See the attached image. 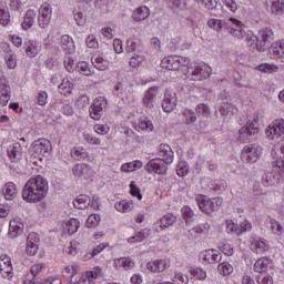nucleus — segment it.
Here are the masks:
<instances>
[{
	"label": "nucleus",
	"instance_id": "1a4fd4ad",
	"mask_svg": "<svg viewBox=\"0 0 284 284\" xmlns=\"http://www.w3.org/2000/svg\"><path fill=\"white\" fill-rule=\"evenodd\" d=\"M237 134V141H240V143H247L251 136L258 134V124L254 122H247L239 130Z\"/></svg>",
	"mask_w": 284,
	"mask_h": 284
},
{
	"label": "nucleus",
	"instance_id": "69168bd1",
	"mask_svg": "<svg viewBox=\"0 0 284 284\" xmlns=\"http://www.w3.org/2000/svg\"><path fill=\"white\" fill-rule=\"evenodd\" d=\"M73 19L77 22V26L85 24V14H83V12H81V11H74Z\"/></svg>",
	"mask_w": 284,
	"mask_h": 284
},
{
	"label": "nucleus",
	"instance_id": "9d476101",
	"mask_svg": "<svg viewBox=\"0 0 284 284\" xmlns=\"http://www.w3.org/2000/svg\"><path fill=\"white\" fill-rule=\"evenodd\" d=\"M178 101L179 98H176V91L173 89H166L162 101V110L168 113L174 112Z\"/></svg>",
	"mask_w": 284,
	"mask_h": 284
},
{
	"label": "nucleus",
	"instance_id": "ea45409f",
	"mask_svg": "<svg viewBox=\"0 0 284 284\" xmlns=\"http://www.w3.org/2000/svg\"><path fill=\"white\" fill-rule=\"evenodd\" d=\"M175 223H176V216L172 214H166L160 220V227L161 230H166V227H170Z\"/></svg>",
	"mask_w": 284,
	"mask_h": 284
},
{
	"label": "nucleus",
	"instance_id": "f257e3e1",
	"mask_svg": "<svg viewBox=\"0 0 284 284\" xmlns=\"http://www.w3.org/2000/svg\"><path fill=\"white\" fill-rule=\"evenodd\" d=\"M48 195V180L41 175L31 178L23 186L22 199L27 203H39Z\"/></svg>",
	"mask_w": 284,
	"mask_h": 284
},
{
	"label": "nucleus",
	"instance_id": "6e6552de",
	"mask_svg": "<svg viewBox=\"0 0 284 284\" xmlns=\"http://www.w3.org/2000/svg\"><path fill=\"white\" fill-rule=\"evenodd\" d=\"M77 210H87V207H92V210H99V196L93 195L92 200L89 195L81 194L73 202Z\"/></svg>",
	"mask_w": 284,
	"mask_h": 284
},
{
	"label": "nucleus",
	"instance_id": "f3484780",
	"mask_svg": "<svg viewBox=\"0 0 284 284\" xmlns=\"http://www.w3.org/2000/svg\"><path fill=\"white\" fill-rule=\"evenodd\" d=\"M144 170L150 174H152V172H155V174H165V172H168V166L165 165V162L160 159H153L144 166Z\"/></svg>",
	"mask_w": 284,
	"mask_h": 284
},
{
	"label": "nucleus",
	"instance_id": "603ef678",
	"mask_svg": "<svg viewBox=\"0 0 284 284\" xmlns=\"http://www.w3.org/2000/svg\"><path fill=\"white\" fill-rule=\"evenodd\" d=\"M236 230V235L241 236L242 232H250V230H252V223H250V221L244 220L239 224V229Z\"/></svg>",
	"mask_w": 284,
	"mask_h": 284
},
{
	"label": "nucleus",
	"instance_id": "473e14b6",
	"mask_svg": "<svg viewBox=\"0 0 284 284\" xmlns=\"http://www.w3.org/2000/svg\"><path fill=\"white\" fill-rule=\"evenodd\" d=\"M267 267H270V258L261 257L254 264V272L265 274L267 272Z\"/></svg>",
	"mask_w": 284,
	"mask_h": 284
},
{
	"label": "nucleus",
	"instance_id": "cd10ccee",
	"mask_svg": "<svg viewBox=\"0 0 284 284\" xmlns=\"http://www.w3.org/2000/svg\"><path fill=\"white\" fill-rule=\"evenodd\" d=\"M210 74H211L210 68L203 69L202 67H197L192 71V80L203 81V79L210 78Z\"/></svg>",
	"mask_w": 284,
	"mask_h": 284
},
{
	"label": "nucleus",
	"instance_id": "e433bc0d",
	"mask_svg": "<svg viewBox=\"0 0 284 284\" xmlns=\"http://www.w3.org/2000/svg\"><path fill=\"white\" fill-rule=\"evenodd\" d=\"M116 267H123V270H132L134 267V261L130 257H120L114 260Z\"/></svg>",
	"mask_w": 284,
	"mask_h": 284
},
{
	"label": "nucleus",
	"instance_id": "79ce46f5",
	"mask_svg": "<svg viewBox=\"0 0 284 284\" xmlns=\"http://www.w3.org/2000/svg\"><path fill=\"white\" fill-rule=\"evenodd\" d=\"M195 112L197 116H203L204 119H207L212 114V110H210V105L205 103H200L196 105Z\"/></svg>",
	"mask_w": 284,
	"mask_h": 284
},
{
	"label": "nucleus",
	"instance_id": "c03bdc74",
	"mask_svg": "<svg viewBox=\"0 0 284 284\" xmlns=\"http://www.w3.org/2000/svg\"><path fill=\"white\" fill-rule=\"evenodd\" d=\"M273 14H284V0H273L271 4Z\"/></svg>",
	"mask_w": 284,
	"mask_h": 284
},
{
	"label": "nucleus",
	"instance_id": "aec40b11",
	"mask_svg": "<svg viewBox=\"0 0 284 284\" xmlns=\"http://www.w3.org/2000/svg\"><path fill=\"white\" fill-rule=\"evenodd\" d=\"M0 272L3 278H12V262L7 255L0 258Z\"/></svg>",
	"mask_w": 284,
	"mask_h": 284
},
{
	"label": "nucleus",
	"instance_id": "5701e85b",
	"mask_svg": "<svg viewBox=\"0 0 284 284\" xmlns=\"http://www.w3.org/2000/svg\"><path fill=\"white\" fill-rule=\"evenodd\" d=\"M24 227L26 225H23V223L11 221L9 223V232H8L9 239H18V236H21V234H23Z\"/></svg>",
	"mask_w": 284,
	"mask_h": 284
},
{
	"label": "nucleus",
	"instance_id": "052dcab7",
	"mask_svg": "<svg viewBox=\"0 0 284 284\" xmlns=\"http://www.w3.org/2000/svg\"><path fill=\"white\" fill-rule=\"evenodd\" d=\"M261 72H266L268 74H272L273 72H278V67L276 64H261L260 65Z\"/></svg>",
	"mask_w": 284,
	"mask_h": 284
},
{
	"label": "nucleus",
	"instance_id": "a211bd4d",
	"mask_svg": "<svg viewBox=\"0 0 284 284\" xmlns=\"http://www.w3.org/2000/svg\"><path fill=\"white\" fill-rule=\"evenodd\" d=\"M72 172L79 179L88 180L92 176V169L85 163L75 164Z\"/></svg>",
	"mask_w": 284,
	"mask_h": 284
},
{
	"label": "nucleus",
	"instance_id": "2f4dec72",
	"mask_svg": "<svg viewBox=\"0 0 284 284\" xmlns=\"http://www.w3.org/2000/svg\"><path fill=\"white\" fill-rule=\"evenodd\" d=\"M152 234L150 229H143L139 231L135 235L128 239V243H141V241H145Z\"/></svg>",
	"mask_w": 284,
	"mask_h": 284
},
{
	"label": "nucleus",
	"instance_id": "37998d69",
	"mask_svg": "<svg viewBox=\"0 0 284 284\" xmlns=\"http://www.w3.org/2000/svg\"><path fill=\"white\" fill-rule=\"evenodd\" d=\"M139 48H141V40L129 39L126 41L125 52H128V54H131V52H136V50H139Z\"/></svg>",
	"mask_w": 284,
	"mask_h": 284
},
{
	"label": "nucleus",
	"instance_id": "9b49d317",
	"mask_svg": "<svg viewBox=\"0 0 284 284\" xmlns=\"http://www.w3.org/2000/svg\"><path fill=\"white\" fill-rule=\"evenodd\" d=\"M266 135L271 136V139H278L281 136L282 141H284V120L277 119L272 122L266 129Z\"/></svg>",
	"mask_w": 284,
	"mask_h": 284
},
{
	"label": "nucleus",
	"instance_id": "0e129e2a",
	"mask_svg": "<svg viewBox=\"0 0 284 284\" xmlns=\"http://www.w3.org/2000/svg\"><path fill=\"white\" fill-rule=\"evenodd\" d=\"M36 103L38 105H45V103H48V93L45 91H40L36 98Z\"/></svg>",
	"mask_w": 284,
	"mask_h": 284
},
{
	"label": "nucleus",
	"instance_id": "7ed1b4c3",
	"mask_svg": "<svg viewBox=\"0 0 284 284\" xmlns=\"http://www.w3.org/2000/svg\"><path fill=\"white\" fill-rule=\"evenodd\" d=\"M284 179V161H277L271 172H266L262 178L265 185H278Z\"/></svg>",
	"mask_w": 284,
	"mask_h": 284
},
{
	"label": "nucleus",
	"instance_id": "c85d7f7f",
	"mask_svg": "<svg viewBox=\"0 0 284 284\" xmlns=\"http://www.w3.org/2000/svg\"><path fill=\"white\" fill-rule=\"evenodd\" d=\"M251 250L253 252H256V254H263V252H267L270 250V245L265 243V240H252L251 242Z\"/></svg>",
	"mask_w": 284,
	"mask_h": 284
},
{
	"label": "nucleus",
	"instance_id": "a878e982",
	"mask_svg": "<svg viewBox=\"0 0 284 284\" xmlns=\"http://www.w3.org/2000/svg\"><path fill=\"white\" fill-rule=\"evenodd\" d=\"M3 194L7 201H14V199H17V194H19L17 184H14V182L6 183L3 187Z\"/></svg>",
	"mask_w": 284,
	"mask_h": 284
},
{
	"label": "nucleus",
	"instance_id": "bb28decb",
	"mask_svg": "<svg viewBox=\"0 0 284 284\" xmlns=\"http://www.w3.org/2000/svg\"><path fill=\"white\" fill-rule=\"evenodd\" d=\"M26 52L28 57L34 58L39 52H41V45L37 41L29 40L24 42Z\"/></svg>",
	"mask_w": 284,
	"mask_h": 284
},
{
	"label": "nucleus",
	"instance_id": "3c124183",
	"mask_svg": "<svg viewBox=\"0 0 284 284\" xmlns=\"http://www.w3.org/2000/svg\"><path fill=\"white\" fill-rule=\"evenodd\" d=\"M178 176H187L190 174V168L187 166V162H180L176 168Z\"/></svg>",
	"mask_w": 284,
	"mask_h": 284
},
{
	"label": "nucleus",
	"instance_id": "6e6d98bb",
	"mask_svg": "<svg viewBox=\"0 0 284 284\" xmlns=\"http://www.w3.org/2000/svg\"><path fill=\"white\" fill-rule=\"evenodd\" d=\"M183 116L187 125H190V123H196V113H194V111L186 109L183 112Z\"/></svg>",
	"mask_w": 284,
	"mask_h": 284
},
{
	"label": "nucleus",
	"instance_id": "864d4df0",
	"mask_svg": "<svg viewBox=\"0 0 284 284\" xmlns=\"http://www.w3.org/2000/svg\"><path fill=\"white\" fill-rule=\"evenodd\" d=\"M101 221V215L99 214H91L87 220V227H97Z\"/></svg>",
	"mask_w": 284,
	"mask_h": 284
},
{
	"label": "nucleus",
	"instance_id": "4c0bfd02",
	"mask_svg": "<svg viewBox=\"0 0 284 284\" xmlns=\"http://www.w3.org/2000/svg\"><path fill=\"white\" fill-rule=\"evenodd\" d=\"M235 110L236 106H234V104L230 102H222L219 108V112L220 114H222V116H231V114H233Z\"/></svg>",
	"mask_w": 284,
	"mask_h": 284
},
{
	"label": "nucleus",
	"instance_id": "8fccbe9b",
	"mask_svg": "<svg viewBox=\"0 0 284 284\" xmlns=\"http://www.w3.org/2000/svg\"><path fill=\"white\" fill-rule=\"evenodd\" d=\"M78 72L81 74H84V77H92V71L90 70V67L88 65V62L82 61L79 62L77 65Z\"/></svg>",
	"mask_w": 284,
	"mask_h": 284
},
{
	"label": "nucleus",
	"instance_id": "58836bf2",
	"mask_svg": "<svg viewBox=\"0 0 284 284\" xmlns=\"http://www.w3.org/2000/svg\"><path fill=\"white\" fill-rule=\"evenodd\" d=\"M79 227H80L79 220L70 219L64 225V231L68 232V234H77V232L79 231Z\"/></svg>",
	"mask_w": 284,
	"mask_h": 284
},
{
	"label": "nucleus",
	"instance_id": "4468645a",
	"mask_svg": "<svg viewBox=\"0 0 284 284\" xmlns=\"http://www.w3.org/2000/svg\"><path fill=\"white\" fill-rule=\"evenodd\" d=\"M40 242H41V239L39 237V234L34 232L29 233V235L27 236L26 254L28 256H34L37 252H39Z\"/></svg>",
	"mask_w": 284,
	"mask_h": 284
},
{
	"label": "nucleus",
	"instance_id": "dca6fc26",
	"mask_svg": "<svg viewBox=\"0 0 284 284\" xmlns=\"http://www.w3.org/2000/svg\"><path fill=\"white\" fill-rule=\"evenodd\" d=\"M158 156H160L159 160L166 163V165L174 162V151H172L169 144H160L158 148Z\"/></svg>",
	"mask_w": 284,
	"mask_h": 284
},
{
	"label": "nucleus",
	"instance_id": "39448f33",
	"mask_svg": "<svg viewBox=\"0 0 284 284\" xmlns=\"http://www.w3.org/2000/svg\"><path fill=\"white\" fill-rule=\"evenodd\" d=\"M258 43H256L257 52H265L268 50L273 44L274 41V31L270 28H263L257 33Z\"/></svg>",
	"mask_w": 284,
	"mask_h": 284
},
{
	"label": "nucleus",
	"instance_id": "c756f323",
	"mask_svg": "<svg viewBox=\"0 0 284 284\" xmlns=\"http://www.w3.org/2000/svg\"><path fill=\"white\" fill-rule=\"evenodd\" d=\"M148 270L150 272H165L168 268V262L165 260H158L154 262H149L146 264Z\"/></svg>",
	"mask_w": 284,
	"mask_h": 284
},
{
	"label": "nucleus",
	"instance_id": "49530a36",
	"mask_svg": "<svg viewBox=\"0 0 284 284\" xmlns=\"http://www.w3.org/2000/svg\"><path fill=\"white\" fill-rule=\"evenodd\" d=\"M138 128H140V130H146L148 132H152V130H154V124H152V121H150V119L143 116L140 118Z\"/></svg>",
	"mask_w": 284,
	"mask_h": 284
},
{
	"label": "nucleus",
	"instance_id": "c9c22d12",
	"mask_svg": "<svg viewBox=\"0 0 284 284\" xmlns=\"http://www.w3.org/2000/svg\"><path fill=\"white\" fill-rule=\"evenodd\" d=\"M61 48L64 50V52H69V54L74 52V41L70 36L65 34L61 37Z\"/></svg>",
	"mask_w": 284,
	"mask_h": 284
},
{
	"label": "nucleus",
	"instance_id": "ddd939ff",
	"mask_svg": "<svg viewBox=\"0 0 284 284\" xmlns=\"http://www.w3.org/2000/svg\"><path fill=\"white\" fill-rule=\"evenodd\" d=\"M224 28H226L230 34H232L233 37H236L237 39H243V37H245L243 27H241V21L234 18L226 20Z\"/></svg>",
	"mask_w": 284,
	"mask_h": 284
},
{
	"label": "nucleus",
	"instance_id": "a18cd8bd",
	"mask_svg": "<svg viewBox=\"0 0 284 284\" xmlns=\"http://www.w3.org/2000/svg\"><path fill=\"white\" fill-rule=\"evenodd\" d=\"M268 224L270 230L273 234H275L276 236H281V234H283V226L281 225V223L276 222V220L270 217Z\"/></svg>",
	"mask_w": 284,
	"mask_h": 284
},
{
	"label": "nucleus",
	"instance_id": "a19ab883",
	"mask_svg": "<svg viewBox=\"0 0 284 284\" xmlns=\"http://www.w3.org/2000/svg\"><path fill=\"white\" fill-rule=\"evenodd\" d=\"M217 272L222 276H230L234 272V267L229 262H223L217 265Z\"/></svg>",
	"mask_w": 284,
	"mask_h": 284
},
{
	"label": "nucleus",
	"instance_id": "680f3d73",
	"mask_svg": "<svg viewBox=\"0 0 284 284\" xmlns=\"http://www.w3.org/2000/svg\"><path fill=\"white\" fill-rule=\"evenodd\" d=\"M182 216L186 223H190L192 216H194V211L190 206H184L182 209Z\"/></svg>",
	"mask_w": 284,
	"mask_h": 284
},
{
	"label": "nucleus",
	"instance_id": "4d7b16f0",
	"mask_svg": "<svg viewBox=\"0 0 284 284\" xmlns=\"http://www.w3.org/2000/svg\"><path fill=\"white\" fill-rule=\"evenodd\" d=\"M87 277L92 281V278H103V271L101 267L97 266L93 271L87 273Z\"/></svg>",
	"mask_w": 284,
	"mask_h": 284
},
{
	"label": "nucleus",
	"instance_id": "e2e57ef3",
	"mask_svg": "<svg viewBox=\"0 0 284 284\" xmlns=\"http://www.w3.org/2000/svg\"><path fill=\"white\" fill-rule=\"evenodd\" d=\"M257 283L258 284H274V278L272 277V275L262 273L260 276H257Z\"/></svg>",
	"mask_w": 284,
	"mask_h": 284
},
{
	"label": "nucleus",
	"instance_id": "338daca9",
	"mask_svg": "<svg viewBox=\"0 0 284 284\" xmlns=\"http://www.w3.org/2000/svg\"><path fill=\"white\" fill-rule=\"evenodd\" d=\"M200 6L205 8V10H216L219 2L216 0H204V2L200 3Z\"/></svg>",
	"mask_w": 284,
	"mask_h": 284
},
{
	"label": "nucleus",
	"instance_id": "0eeeda50",
	"mask_svg": "<svg viewBox=\"0 0 284 284\" xmlns=\"http://www.w3.org/2000/svg\"><path fill=\"white\" fill-rule=\"evenodd\" d=\"M105 108H108V100H105V98L99 97L94 99L89 109L91 119H93V121H101Z\"/></svg>",
	"mask_w": 284,
	"mask_h": 284
},
{
	"label": "nucleus",
	"instance_id": "09e8293b",
	"mask_svg": "<svg viewBox=\"0 0 284 284\" xmlns=\"http://www.w3.org/2000/svg\"><path fill=\"white\" fill-rule=\"evenodd\" d=\"M114 207L118 212H130V210L133 207V204L132 202L123 200L121 202H116Z\"/></svg>",
	"mask_w": 284,
	"mask_h": 284
},
{
	"label": "nucleus",
	"instance_id": "20e7f679",
	"mask_svg": "<svg viewBox=\"0 0 284 284\" xmlns=\"http://www.w3.org/2000/svg\"><path fill=\"white\" fill-rule=\"evenodd\" d=\"M187 65H190V58L181 55H169L161 61V68H165V70H181Z\"/></svg>",
	"mask_w": 284,
	"mask_h": 284
},
{
	"label": "nucleus",
	"instance_id": "412c9836",
	"mask_svg": "<svg viewBox=\"0 0 284 284\" xmlns=\"http://www.w3.org/2000/svg\"><path fill=\"white\" fill-rule=\"evenodd\" d=\"M7 152L11 161H21L23 156V146H21V143L16 142L9 146Z\"/></svg>",
	"mask_w": 284,
	"mask_h": 284
},
{
	"label": "nucleus",
	"instance_id": "2eb2a0df",
	"mask_svg": "<svg viewBox=\"0 0 284 284\" xmlns=\"http://www.w3.org/2000/svg\"><path fill=\"white\" fill-rule=\"evenodd\" d=\"M50 19H52V6L44 3L39 9L38 26L45 28L50 24Z\"/></svg>",
	"mask_w": 284,
	"mask_h": 284
},
{
	"label": "nucleus",
	"instance_id": "72a5a7b5",
	"mask_svg": "<svg viewBox=\"0 0 284 284\" xmlns=\"http://www.w3.org/2000/svg\"><path fill=\"white\" fill-rule=\"evenodd\" d=\"M149 17H150V9L148 7H140L132 14V19L139 22L145 21V19H148Z\"/></svg>",
	"mask_w": 284,
	"mask_h": 284
},
{
	"label": "nucleus",
	"instance_id": "5fc2aeb1",
	"mask_svg": "<svg viewBox=\"0 0 284 284\" xmlns=\"http://www.w3.org/2000/svg\"><path fill=\"white\" fill-rule=\"evenodd\" d=\"M207 26L213 30H222V28H225V21L211 19L207 21Z\"/></svg>",
	"mask_w": 284,
	"mask_h": 284
},
{
	"label": "nucleus",
	"instance_id": "f704fd0d",
	"mask_svg": "<svg viewBox=\"0 0 284 284\" xmlns=\"http://www.w3.org/2000/svg\"><path fill=\"white\" fill-rule=\"evenodd\" d=\"M34 17H37V13L34 10H28L24 20L22 21V30H30L32 26H34Z\"/></svg>",
	"mask_w": 284,
	"mask_h": 284
},
{
	"label": "nucleus",
	"instance_id": "13d9d810",
	"mask_svg": "<svg viewBox=\"0 0 284 284\" xmlns=\"http://www.w3.org/2000/svg\"><path fill=\"white\" fill-rule=\"evenodd\" d=\"M145 61V58L141 54H136V55H133L130 61H129V65L131 68H139V65Z\"/></svg>",
	"mask_w": 284,
	"mask_h": 284
},
{
	"label": "nucleus",
	"instance_id": "bf43d9fd",
	"mask_svg": "<svg viewBox=\"0 0 284 284\" xmlns=\"http://www.w3.org/2000/svg\"><path fill=\"white\" fill-rule=\"evenodd\" d=\"M6 63H7V68H9V70H14V68H17V55L13 53L8 54L6 57Z\"/></svg>",
	"mask_w": 284,
	"mask_h": 284
},
{
	"label": "nucleus",
	"instance_id": "6ab92c4d",
	"mask_svg": "<svg viewBox=\"0 0 284 284\" xmlns=\"http://www.w3.org/2000/svg\"><path fill=\"white\" fill-rule=\"evenodd\" d=\"M268 57H270V59H275L276 61H278V59H281V61L283 62V59H284V41L273 43L271 45V48L268 49Z\"/></svg>",
	"mask_w": 284,
	"mask_h": 284
},
{
	"label": "nucleus",
	"instance_id": "b1692460",
	"mask_svg": "<svg viewBox=\"0 0 284 284\" xmlns=\"http://www.w3.org/2000/svg\"><path fill=\"white\" fill-rule=\"evenodd\" d=\"M201 256L207 263H219L221 261V258H223V254H221V252H219L217 250H214V248L204 251L201 254Z\"/></svg>",
	"mask_w": 284,
	"mask_h": 284
},
{
	"label": "nucleus",
	"instance_id": "f03ea898",
	"mask_svg": "<svg viewBox=\"0 0 284 284\" xmlns=\"http://www.w3.org/2000/svg\"><path fill=\"white\" fill-rule=\"evenodd\" d=\"M196 204L199 205L201 212L204 214H212V212H219L221 205H223V200L221 197L209 199L205 195H197L195 197Z\"/></svg>",
	"mask_w": 284,
	"mask_h": 284
},
{
	"label": "nucleus",
	"instance_id": "f8f14e48",
	"mask_svg": "<svg viewBox=\"0 0 284 284\" xmlns=\"http://www.w3.org/2000/svg\"><path fill=\"white\" fill-rule=\"evenodd\" d=\"M32 150L38 156H48L52 150V143L50 140L39 139L33 142Z\"/></svg>",
	"mask_w": 284,
	"mask_h": 284
},
{
	"label": "nucleus",
	"instance_id": "774afa93",
	"mask_svg": "<svg viewBox=\"0 0 284 284\" xmlns=\"http://www.w3.org/2000/svg\"><path fill=\"white\" fill-rule=\"evenodd\" d=\"M174 283L187 284L190 283V277H187V275H183V273H176L174 276Z\"/></svg>",
	"mask_w": 284,
	"mask_h": 284
},
{
	"label": "nucleus",
	"instance_id": "423d86ee",
	"mask_svg": "<svg viewBox=\"0 0 284 284\" xmlns=\"http://www.w3.org/2000/svg\"><path fill=\"white\" fill-rule=\"evenodd\" d=\"M263 154V148L258 144H248L245 145L242 150V159L246 163H256Z\"/></svg>",
	"mask_w": 284,
	"mask_h": 284
},
{
	"label": "nucleus",
	"instance_id": "de8ad7c7",
	"mask_svg": "<svg viewBox=\"0 0 284 284\" xmlns=\"http://www.w3.org/2000/svg\"><path fill=\"white\" fill-rule=\"evenodd\" d=\"M8 23H10V11L0 4V24L8 26Z\"/></svg>",
	"mask_w": 284,
	"mask_h": 284
},
{
	"label": "nucleus",
	"instance_id": "4be33fe9",
	"mask_svg": "<svg viewBox=\"0 0 284 284\" xmlns=\"http://www.w3.org/2000/svg\"><path fill=\"white\" fill-rule=\"evenodd\" d=\"M130 92V84L128 82H118L113 88V94L114 97H118L119 99H128V94Z\"/></svg>",
	"mask_w": 284,
	"mask_h": 284
},
{
	"label": "nucleus",
	"instance_id": "393cba45",
	"mask_svg": "<svg viewBox=\"0 0 284 284\" xmlns=\"http://www.w3.org/2000/svg\"><path fill=\"white\" fill-rule=\"evenodd\" d=\"M156 94H159V88L156 87H152L145 92L143 98L145 108H154V100L156 99Z\"/></svg>",
	"mask_w": 284,
	"mask_h": 284
},
{
	"label": "nucleus",
	"instance_id": "7c9ffc66",
	"mask_svg": "<svg viewBox=\"0 0 284 284\" xmlns=\"http://www.w3.org/2000/svg\"><path fill=\"white\" fill-rule=\"evenodd\" d=\"M91 63L97 70H100L101 72H105V70H108L110 67V62H108V60L103 59L101 55L92 57Z\"/></svg>",
	"mask_w": 284,
	"mask_h": 284
}]
</instances>
